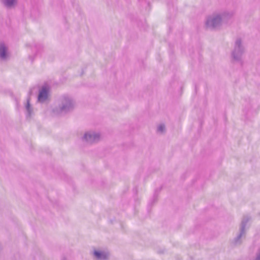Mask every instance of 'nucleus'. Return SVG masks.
I'll return each instance as SVG.
<instances>
[{
    "mask_svg": "<svg viewBox=\"0 0 260 260\" xmlns=\"http://www.w3.org/2000/svg\"><path fill=\"white\" fill-rule=\"evenodd\" d=\"M49 88L46 86L43 87L40 91L38 99L40 102H43L46 100L48 97Z\"/></svg>",
    "mask_w": 260,
    "mask_h": 260,
    "instance_id": "nucleus-1",
    "label": "nucleus"
},
{
    "mask_svg": "<svg viewBox=\"0 0 260 260\" xmlns=\"http://www.w3.org/2000/svg\"><path fill=\"white\" fill-rule=\"evenodd\" d=\"M164 126H162V125H160L159 127H158V130L160 132H162L164 129Z\"/></svg>",
    "mask_w": 260,
    "mask_h": 260,
    "instance_id": "nucleus-6",
    "label": "nucleus"
},
{
    "mask_svg": "<svg viewBox=\"0 0 260 260\" xmlns=\"http://www.w3.org/2000/svg\"><path fill=\"white\" fill-rule=\"evenodd\" d=\"M85 139L88 141L89 140L91 142H94L97 139L99 138V136L95 134H86L85 135Z\"/></svg>",
    "mask_w": 260,
    "mask_h": 260,
    "instance_id": "nucleus-2",
    "label": "nucleus"
},
{
    "mask_svg": "<svg viewBox=\"0 0 260 260\" xmlns=\"http://www.w3.org/2000/svg\"><path fill=\"white\" fill-rule=\"evenodd\" d=\"M5 52H6L5 48L3 46H2L0 47V53H1V55L2 57H5Z\"/></svg>",
    "mask_w": 260,
    "mask_h": 260,
    "instance_id": "nucleus-4",
    "label": "nucleus"
},
{
    "mask_svg": "<svg viewBox=\"0 0 260 260\" xmlns=\"http://www.w3.org/2000/svg\"><path fill=\"white\" fill-rule=\"evenodd\" d=\"M15 3V0H6V5L8 6H12Z\"/></svg>",
    "mask_w": 260,
    "mask_h": 260,
    "instance_id": "nucleus-5",
    "label": "nucleus"
},
{
    "mask_svg": "<svg viewBox=\"0 0 260 260\" xmlns=\"http://www.w3.org/2000/svg\"><path fill=\"white\" fill-rule=\"evenodd\" d=\"M95 256L98 258H105L106 256L101 251H95L94 252Z\"/></svg>",
    "mask_w": 260,
    "mask_h": 260,
    "instance_id": "nucleus-3",
    "label": "nucleus"
}]
</instances>
